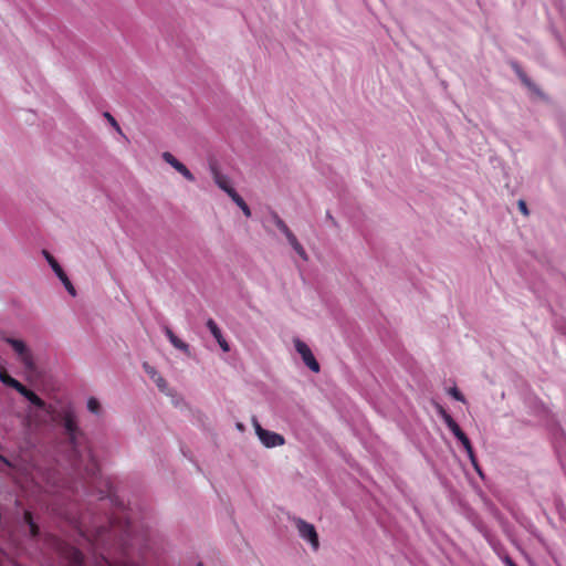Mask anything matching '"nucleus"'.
Wrapping results in <instances>:
<instances>
[{"label":"nucleus","mask_w":566,"mask_h":566,"mask_svg":"<svg viewBox=\"0 0 566 566\" xmlns=\"http://www.w3.org/2000/svg\"><path fill=\"white\" fill-rule=\"evenodd\" d=\"M93 549V559L86 564L83 553L74 546H64L62 555L69 566H138L134 559L146 546V533H139L130 515H112L107 524L94 525L81 533Z\"/></svg>","instance_id":"nucleus-1"},{"label":"nucleus","mask_w":566,"mask_h":566,"mask_svg":"<svg viewBox=\"0 0 566 566\" xmlns=\"http://www.w3.org/2000/svg\"><path fill=\"white\" fill-rule=\"evenodd\" d=\"M63 427L71 446L72 465L84 480L83 490L86 493L96 491L101 500L109 497L114 502L111 482L101 475L98 463L91 449L82 443L83 432L78 428L76 416L72 410H66L63 413Z\"/></svg>","instance_id":"nucleus-2"},{"label":"nucleus","mask_w":566,"mask_h":566,"mask_svg":"<svg viewBox=\"0 0 566 566\" xmlns=\"http://www.w3.org/2000/svg\"><path fill=\"white\" fill-rule=\"evenodd\" d=\"M4 342L12 347L27 370L34 371L36 369L33 354L23 340L7 337Z\"/></svg>","instance_id":"nucleus-3"},{"label":"nucleus","mask_w":566,"mask_h":566,"mask_svg":"<svg viewBox=\"0 0 566 566\" xmlns=\"http://www.w3.org/2000/svg\"><path fill=\"white\" fill-rule=\"evenodd\" d=\"M253 426L255 434L265 448L281 447L285 443V439L282 434L262 428L256 420H253Z\"/></svg>","instance_id":"nucleus-4"},{"label":"nucleus","mask_w":566,"mask_h":566,"mask_svg":"<svg viewBox=\"0 0 566 566\" xmlns=\"http://www.w3.org/2000/svg\"><path fill=\"white\" fill-rule=\"evenodd\" d=\"M298 535L304 541H307L314 551L319 548L318 534L315 526L301 517L294 520Z\"/></svg>","instance_id":"nucleus-5"},{"label":"nucleus","mask_w":566,"mask_h":566,"mask_svg":"<svg viewBox=\"0 0 566 566\" xmlns=\"http://www.w3.org/2000/svg\"><path fill=\"white\" fill-rule=\"evenodd\" d=\"M42 254L45 258V260L48 261V263L50 264V266L52 268V270L54 271V273L56 274V276L60 279L62 284L64 285L66 291L72 296H75L76 295V291H75L72 282L69 280L66 273L64 272L62 266L59 264V262L55 260V258L49 251H46V250H43Z\"/></svg>","instance_id":"nucleus-6"},{"label":"nucleus","mask_w":566,"mask_h":566,"mask_svg":"<svg viewBox=\"0 0 566 566\" xmlns=\"http://www.w3.org/2000/svg\"><path fill=\"white\" fill-rule=\"evenodd\" d=\"M295 350L301 355L303 363L313 371L318 373L321 367L311 348L301 339L294 340Z\"/></svg>","instance_id":"nucleus-7"},{"label":"nucleus","mask_w":566,"mask_h":566,"mask_svg":"<svg viewBox=\"0 0 566 566\" xmlns=\"http://www.w3.org/2000/svg\"><path fill=\"white\" fill-rule=\"evenodd\" d=\"M143 368L145 370V373L151 378V380L156 384V386L158 387V389L166 394V395H169V387H168V384L166 381V379L159 375L157 373V370L155 369V367L150 366L148 363H144L143 364Z\"/></svg>","instance_id":"nucleus-8"},{"label":"nucleus","mask_w":566,"mask_h":566,"mask_svg":"<svg viewBox=\"0 0 566 566\" xmlns=\"http://www.w3.org/2000/svg\"><path fill=\"white\" fill-rule=\"evenodd\" d=\"M206 326L209 329V332L212 334V336L214 337L217 343L219 344L220 348L224 353L229 352L230 350L229 343L223 337L222 332H221L220 327L218 326V324L212 318H209L206 323Z\"/></svg>","instance_id":"nucleus-9"},{"label":"nucleus","mask_w":566,"mask_h":566,"mask_svg":"<svg viewBox=\"0 0 566 566\" xmlns=\"http://www.w3.org/2000/svg\"><path fill=\"white\" fill-rule=\"evenodd\" d=\"M211 172L216 185L229 197L230 193L237 192L235 189L231 186L230 178L227 175L221 174L216 167L211 168Z\"/></svg>","instance_id":"nucleus-10"},{"label":"nucleus","mask_w":566,"mask_h":566,"mask_svg":"<svg viewBox=\"0 0 566 566\" xmlns=\"http://www.w3.org/2000/svg\"><path fill=\"white\" fill-rule=\"evenodd\" d=\"M510 65H511L512 70L515 72V74L517 75V77L521 80V82L527 88H530L532 92H534L536 94L541 93V91L537 87V85L527 76V74L523 71V69L521 67V65L516 61H512L510 63Z\"/></svg>","instance_id":"nucleus-11"},{"label":"nucleus","mask_w":566,"mask_h":566,"mask_svg":"<svg viewBox=\"0 0 566 566\" xmlns=\"http://www.w3.org/2000/svg\"><path fill=\"white\" fill-rule=\"evenodd\" d=\"M164 333H165V335L167 336V338L169 339L170 344H171L175 348H177V349H179V350L184 352V353H185V354H187V355H189V354H190V347H189V345H188L187 343H185L184 340H181L179 337H177V336L175 335V333H174V332H172L168 326H165V327H164Z\"/></svg>","instance_id":"nucleus-12"},{"label":"nucleus","mask_w":566,"mask_h":566,"mask_svg":"<svg viewBox=\"0 0 566 566\" xmlns=\"http://www.w3.org/2000/svg\"><path fill=\"white\" fill-rule=\"evenodd\" d=\"M440 416L446 423V426L450 429V431L458 439L464 432L461 430L460 426L454 421L450 413H448L443 408H440Z\"/></svg>","instance_id":"nucleus-13"},{"label":"nucleus","mask_w":566,"mask_h":566,"mask_svg":"<svg viewBox=\"0 0 566 566\" xmlns=\"http://www.w3.org/2000/svg\"><path fill=\"white\" fill-rule=\"evenodd\" d=\"M230 198L242 210L245 217H251V209L238 192L230 193Z\"/></svg>","instance_id":"nucleus-14"},{"label":"nucleus","mask_w":566,"mask_h":566,"mask_svg":"<svg viewBox=\"0 0 566 566\" xmlns=\"http://www.w3.org/2000/svg\"><path fill=\"white\" fill-rule=\"evenodd\" d=\"M23 518H24L25 524L29 527L30 536L32 538H35L39 535V527L34 523L32 514L29 511H25L24 515H23Z\"/></svg>","instance_id":"nucleus-15"},{"label":"nucleus","mask_w":566,"mask_h":566,"mask_svg":"<svg viewBox=\"0 0 566 566\" xmlns=\"http://www.w3.org/2000/svg\"><path fill=\"white\" fill-rule=\"evenodd\" d=\"M163 159L170 165L174 169L179 171V169L182 167V163L179 161L171 153L165 151L161 155Z\"/></svg>","instance_id":"nucleus-16"},{"label":"nucleus","mask_w":566,"mask_h":566,"mask_svg":"<svg viewBox=\"0 0 566 566\" xmlns=\"http://www.w3.org/2000/svg\"><path fill=\"white\" fill-rule=\"evenodd\" d=\"M163 159L170 165L174 169L179 171V169L182 167V163L179 161L171 153L165 151L161 155Z\"/></svg>","instance_id":"nucleus-17"},{"label":"nucleus","mask_w":566,"mask_h":566,"mask_svg":"<svg viewBox=\"0 0 566 566\" xmlns=\"http://www.w3.org/2000/svg\"><path fill=\"white\" fill-rule=\"evenodd\" d=\"M163 159L170 165L174 169L179 171V169L182 167V163L179 161L171 153L165 151L161 155Z\"/></svg>","instance_id":"nucleus-18"},{"label":"nucleus","mask_w":566,"mask_h":566,"mask_svg":"<svg viewBox=\"0 0 566 566\" xmlns=\"http://www.w3.org/2000/svg\"><path fill=\"white\" fill-rule=\"evenodd\" d=\"M1 382L3 385H6V386L10 387V388H13L17 391H18V388H20L21 385H22L19 380H17L12 376H10L7 371L3 375V378L1 379Z\"/></svg>","instance_id":"nucleus-19"},{"label":"nucleus","mask_w":566,"mask_h":566,"mask_svg":"<svg viewBox=\"0 0 566 566\" xmlns=\"http://www.w3.org/2000/svg\"><path fill=\"white\" fill-rule=\"evenodd\" d=\"M272 219L276 228L286 235L291 230L286 226V223L280 218V216L275 212L272 213Z\"/></svg>","instance_id":"nucleus-20"},{"label":"nucleus","mask_w":566,"mask_h":566,"mask_svg":"<svg viewBox=\"0 0 566 566\" xmlns=\"http://www.w3.org/2000/svg\"><path fill=\"white\" fill-rule=\"evenodd\" d=\"M87 409L90 412L98 416L102 411L101 403L95 397H91L87 400Z\"/></svg>","instance_id":"nucleus-21"},{"label":"nucleus","mask_w":566,"mask_h":566,"mask_svg":"<svg viewBox=\"0 0 566 566\" xmlns=\"http://www.w3.org/2000/svg\"><path fill=\"white\" fill-rule=\"evenodd\" d=\"M29 401L39 409L45 408V401L41 399L36 394H34Z\"/></svg>","instance_id":"nucleus-22"},{"label":"nucleus","mask_w":566,"mask_h":566,"mask_svg":"<svg viewBox=\"0 0 566 566\" xmlns=\"http://www.w3.org/2000/svg\"><path fill=\"white\" fill-rule=\"evenodd\" d=\"M292 248L303 260H307V253L298 241Z\"/></svg>","instance_id":"nucleus-23"},{"label":"nucleus","mask_w":566,"mask_h":566,"mask_svg":"<svg viewBox=\"0 0 566 566\" xmlns=\"http://www.w3.org/2000/svg\"><path fill=\"white\" fill-rule=\"evenodd\" d=\"M449 395H451L458 401H461V402L465 401L464 396L462 395V392L457 387H452L449 390Z\"/></svg>","instance_id":"nucleus-24"},{"label":"nucleus","mask_w":566,"mask_h":566,"mask_svg":"<svg viewBox=\"0 0 566 566\" xmlns=\"http://www.w3.org/2000/svg\"><path fill=\"white\" fill-rule=\"evenodd\" d=\"M178 172L181 174L188 181H195L193 174L185 165H182Z\"/></svg>","instance_id":"nucleus-25"},{"label":"nucleus","mask_w":566,"mask_h":566,"mask_svg":"<svg viewBox=\"0 0 566 566\" xmlns=\"http://www.w3.org/2000/svg\"><path fill=\"white\" fill-rule=\"evenodd\" d=\"M18 392L23 396L27 400H30L32 396L35 394L32 390L28 389L25 386L21 385L20 388H18Z\"/></svg>","instance_id":"nucleus-26"},{"label":"nucleus","mask_w":566,"mask_h":566,"mask_svg":"<svg viewBox=\"0 0 566 566\" xmlns=\"http://www.w3.org/2000/svg\"><path fill=\"white\" fill-rule=\"evenodd\" d=\"M104 116L107 118V120L109 122V124L118 132L122 134V129H120V126L118 125L117 120L109 114V113H105Z\"/></svg>","instance_id":"nucleus-27"},{"label":"nucleus","mask_w":566,"mask_h":566,"mask_svg":"<svg viewBox=\"0 0 566 566\" xmlns=\"http://www.w3.org/2000/svg\"><path fill=\"white\" fill-rule=\"evenodd\" d=\"M458 440L463 446L464 450H469L470 447H472L470 439L467 437L465 433H463L461 437L458 438Z\"/></svg>","instance_id":"nucleus-28"},{"label":"nucleus","mask_w":566,"mask_h":566,"mask_svg":"<svg viewBox=\"0 0 566 566\" xmlns=\"http://www.w3.org/2000/svg\"><path fill=\"white\" fill-rule=\"evenodd\" d=\"M468 457H469V459H470V461H471L472 465L474 467L475 471L478 472V474H479L480 476H483L482 470L480 469V467H479V464H478V460H476V458H475L474 453H473V454H471V455H468Z\"/></svg>","instance_id":"nucleus-29"},{"label":"nucleus","mask_w":566,"mask_h":566,"mask_svg":"<svg viewBox=\"0 0 566 566\" xmlns=\"http://www.w3.org/2000/svg\"><path fill=\"white\" fill-rule=\"evenodd\" d=\"M285 238H286L287 242L291 244V247L294 245L298 241L292 231H290L285 235Z\"/></svg>","instance_id":"nucleus-30"},{"label":"nucleus","mask_w":566,"mask_h":566,"mask_svg":"<svg viewBox=\"0 0 566 566\" xmlns=\"http://www.w3.org/2000/svg\"><path fill=\"white\" fill-rule=\"evenodd\" d=\"M518 209H520V211H521L523 214H525V216H527V214H528V209H527V206H526V203H525V201H524V200H520V201H518Z\"/></svg>","instance_id":"nucleus-31"},{"label":"nucleus","mask_w":566,"mask_h":566,"mask_svg":"<svg viewBox=\"0 0 566 566\" xmlns=\"http://www.w3.org/2000/svg\"><path fill=\"white\" fill-rule=\"evenodd\" d=\"M502 562L505 564V566H517L509 555H504L502 557Z\"/></svg>","instance_id":"nucleus-32"},{"label":"nucleus","mask_w":566,"mask_h":566,"mask_svg":"<svg viewBox=\"0 0 566 566\" xmlns=\"http://www.w3.org/2000/svg\"><path fill=\"white\" fill-rule=\"evenodd\" d=\"M326 218H327L328 220H331V222H332V224H333V226H337V223H336V221H335L334 217L331 214V212H329V211H327V212H326Z\"/></svg>","instance_id":"nucleus-33"},{"label":"nucleus","mask_w":566,"mask_h":566,"mask_svg":"<svg viewBox=\"0 0 566 566\" xmlns=\"http://www.w3.org/2000/svg\"><path fill=\"white\" fill-rule=\"evenodd\" d=\"M0 460L6 463L7 465H10V462L3 457L0 454Z\"/></svg>","instance_id":"nucleus-34"},{"label":"nucleus","mask_w":566,"mask_h":566,"mask_svg":"<svg viewBox=\"0 0 566 566\" xmlns=\"http://www.w3.org/2000/svg\"><path fill=\"white\" fill-rule=\"evenodd\" d=\"M465 452H467V454H468V455H471V454H473V453H474V451H473V448H472V447H470V448H469V450H465Z\"/></svg>","instance_id":"nucleus-35"}]
</instances>
